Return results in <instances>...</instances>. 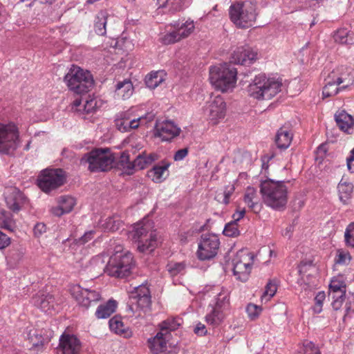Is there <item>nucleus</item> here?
I'll return each mask as SVG.
<instances>
[{
    "mask_svg": "<svg viewBox=\"0 0 354 354\" xmlns=\"http://www.w3.org/2000/svg\"><path fill=\"white\" fill-rule=\"evenodd\" d=\"M179 326L180 324L176 319L171 318L162 322L159 324V328L160 332L169 337L170 331L176 330Z\"/></svg>",
    "mask_w": 354,
    "mask_h": 354,
    "instance_id": "c03bdc74",
    "label": "nucleus"
},
{
    "mask_svg": "<svg viewBox=\"0 0 354 354\" xmlns=\"http://www.w3.org/2000/svg\"><path fill=\"white\" fill-rule=\"evenodd\" d=\"M333 301H332V306L334 310H339L343 303V301L344 300L345 295H340L339 297L337 296V295H329Z\"/></svg>",
    "mask_w": 354,
    "mask_h": 354,
    "instance_id": "e2e57ef3",
    "label": "nucleus"
},
{
    "mask_svg": "<svg viewBox=\"0 0 354 354\" xmlns=\"http://www.w3.org/2000/svg\"><path fill=\"white\" fill-rule=\"evenodd\" d=\"M106 17L104 14L101 13L97 17L95 23V31L99 35H104L106 34Z\"/></svg>",
    "mask_w": 354,
    "mask_h": 354,
    "instance_id": "8fccbe9b",
    "label": "nucleus"
},
{
    "mask_svg": "<svg viewBox=\"0 0 354 354\" xmlns=\"http://www.w3.org/2000/svg\"><path fill=\"white\" fill-rule=\"evenodd\" d=\"M19 145V132L17 125L12 122L0 123V153L10 154Z\"/></svg>",
    "mask_w": 354,
    "mask_h": 354,
    "instance_id": "1a4fd4ad",
    "label": "nucleus"
},
{
    "mask_svg": "<svg viewBox=\"0 0 354 354\" xmlns=\"http://www.w3.org/2000/svg\"><path fill=\"white\" fill-rule=\"evenodd\" d=\"M219 239L214 234H203L198 244L197 256L201 260L213 258L217 254L219 247Z\"/></svg>",
    "mask_w": 354,
    "mask_h": 354,
    "instance_id": "ddd939ff",
    "label": "nucleus"
},
{
    "mask_svg": "<svg viewBox=\"0 0 354 354\" xmlns=\"http://www.w3.org/2000/svg\"><path fill=\"white\" fill-rule=\"evenodd\" d=\"M94 231L91 230L84 233V234L81 236L79 239L76 240L77 243L80 245H84L88 241L91 240L93 238Z\"/></svg>",
    "mask_w": 354,
    "mask_h": 354,
    "instance_id": "69168bd1",
    "label": "nucleus"
},
{
    "mask_svg": "<svg viewBox=\"0 0 354 354\" xmlns=\"http://www.w3.org/2000/svg\"><path fill=\"white\" fill-rule=\"evenodd\" d=\"M326 299V294L324 291L319 292L315 297V305L313 308L314 313H320L322 311V306Z\"/></svg>",
    "mask_w": 354,
    "mask_h": 354,
    "instance_id": "6e6d98bb",
    "label": "nucleus"
},
{
    "mask_svg": "<svg viewBox=\"0 0 354 354\" xmlns=\"http://www.w3.org/2000/svg\"><path fill=\"white\" fill-rule=\"evenodd\" d=\"M226 111L227 106L224 99L217 95L207 102L205 114L212 124H217L225 117Z\"/></svg>",
    "mask_w": 354,
    "mask_h": 354,
    "instance_id": "f8f14e48",
    "label": "nucleus"
},
{
    "mask_svg": "<svg viewBox=\"0 0 354 354\" xmlns=\"http://www.w3.org/2000/svg\"><path fill=\"white\" fill-rule=\"evenodd\" d=\"M293 134L291 130L287 127L280 128L275 136V143L278 148L287 149L291 144Z\"/></svg>",
    "mask_w": 354,
    "mask_h": 354,
    "instance_id": "bb28decb",
    "label": "nucleus"
},
{
    "mask_svg": "<svg viewBox=\"0 0 354 354\" xmlns=\"http://www.w3.org/2000/svg\"><path fill=\"white\" fill-rule=\"evenodd\" d=\"M214 299L209 304L217 308L221 309L229 303V292L227 290L221 289L219 292H214Z\"/></svg>",
    "mask_w": 354,
    "mask_h": 354,
    "instance_id": "ea45409f",
    "label": "nucleus"
},
{
    "mask_svg": "<svg viewBox=\"0 0 354 354\" xmlns=\"http://www.w3.org/2000/svg\"><path fill=\"white\" fill-rule=\"evenodd\" d=\"M169 0H157V4L159 8H164L167 6ZM190 0H172V4L174 10H180L184 7L187 6Z\"/></svg>",
    "mask_w": 354,
    "mask_h": 354,
    "instance_id": "de8ad7c7",
    "label": "nucleus"
},
{
    "mask_svg": "<svg viewBox=\"0 0 354 354\" xmlns=\"http://www.w3.org/2000/svg\"><path fill=\"white\" fill-rule=\"evenodd\" d=\"M15 227V222L12 219L11 214L0 208V227L14 231Z\"/></svg>",
    "mask_w": 354,
    "mask_h": 354,
    "instance_id": "79ce46f5",
    "label": "nucleus"
},
{
    "mask_svg": "<svg viewBox=\"0 0 354 354\" xmlns=\"http://www.w3.org/2000/svg\"><path fill=\"white\" fill-rule=\"evenodd\" d=\"M167 336L159 331L155 337L148 339L149 347L153 354H159L166 348Z\"/></svg>",
    "mask_w": 354,
    "mask_h": 354,
    "instance_id": "b1692460",
    "label": "nucleus"
},
{
    "mask_svg": "<svg viewBox=\"0 0 354 354\" xmlns=\"http://www.w3.org/2000/svg\"><path fill=\"white\" fill-rule=\"evenodd\" d=\"M169 167V164L165 162H163L161 165H155L152 169L148 171V177L154 183H160L168 177Z\"/></svg>",
    "mask_w": 354,
    "mask_h": 354,
    "instance_id": "5701e85b",
    "label": "nucleus"
},
{
    "mask_svg": "<svg viewBox=\"0 0 354 354\" xmlns=\"http://www.w3.org/2000/svg\"><path fill=\"white\" fill-rule=\"evenodd\" d=\"M186 265L184 262L171 261L167 265V270L172 277L183 274Z\"/></svg>",
    "mask_w": 354,
    "mask_h": 354,
    "instance_id": "49530a36",
    "label": "nucleus"
},
{
    "mask_svg": "<svg viewBox=\"0 0 354 354\" xmlns=\"http://www.w3.org/2000/svg\"><path fill=\"white\" fill-rule=\"evenodd\" d=\"M229 16L231 21L238 28L252 26L257 16L256 2L245 0L232 3L229 8Z\"/></svg>",
    "mask_w": 354,
    "mask_h": 354,
    "instance_id": "20e7f679",
    "label": "nucleus"
},
{
    "mask_svg": "<svg viewBox=\"0 0 354 354\" xmlns=\"http://www.w3.org/2000/svg\"><path fill=\"white\" fill-rule=\"evenodd\" d=\"M160 40L162 44L169 45L178 42L182 39L174 25H172L171 29L161 37Z\"/></svg>",
    "mask_w": 354,
    "mask_h": 354,
    "instance_id": "37998d69",
    "label": "nucleus"
},
{
    "mask_svg": "<svg viewBox=\"0 0 354 354\" xmlns=\"http://www.w3.org/2000/svg\"><path fill=\"white\" fill-rule=\"evenodd\" d=\"M333 37L336 42L342 44H348L351 41L348 39V31L346 29L338 30Z\"/></svg>",
    "mask_w": 354,
    "mask_h": 354,
    "instance_id": "5fc2aeb1",
    "label": "nucleus"
},
{
    "mask_svg": "<svg viewBox=\"0 0 354 354\" xmlns=\"http://www.w3.org/2000/svg\"><path fill=\"white\" fill-rule=\"evenodd\" d=\"M180 129L171 121L158 122L155 127L154 136L162 141H169L178 136Z\"/></svg>",
    "mask_w": 354,
    "mask_h": 354,
    "instance_id": "2eb2a0df",
    "label": "nucleus"
},
{
    "mask_svg": "<svg viewBox=\"0 0 354 354\" xmlns=\"http://www.w3.org/2000/svg\"><path fill=\"white\" fill-rule=\"evenodd\" d=\"M131 300L129 310L136 317H143L149 311L151 308V297H142Z\"/></svg>",
    "mask_w": 354,
    "mask_h": 354,
    "instance_id": "aec40b11",
    "label": "nucleus"
},
{
    "mask_svg": "<svg viewBox=\"0 0 354 354\" xmlns=\"http://www.w3.org/2000/svg\"><path fill=\"white\" fill-rule=\"evenodd\" d=\"M28 341L31 344L30 349L39 351L42 349L45 342V338L36 330H31L28 333Z\"/></svg>",
    "mask_w": 354,
    "mask_h": 354,
    "instance_id": "a19ab883",
    "label": "nucleus"
},
{
    "mask_svg": "<svg viewBox=\"0 0 354 354\" xmlns=\"http://www.w3.org/2000/svg\"><path fill=\"white\" fill-rule=\"evenodd\" d=\"M158 156L156 153L142 152L134 160L135 171L138 169H145L158 160Z\"/></svg>",
    "mask_w": 354,
    "mask_h": 354,
    "instance_id": "c756f323",
    "label": "nucleus"
},
{
    "mask_svg": "<svg viewBox=\"0 0 354 354\" xmlns=\"http://www.w3.org/2000/svg\"><path fill=\"white\" fill-rule=\"evenodd\" d=\"M244 202L254 212L261 209V206L257 201V191L253 187H248L244 195Z\"/></svg>",
    "mask_w": 354,
    "mask_h": 354,
    "instance_id": "f704fd0d",
    "label": "nucleus"
},
{
    "mask_svg": "<svg viewBox=\"0 0 354 354\" xmlns=\"http://www.w3.org/2000/svg\"><path fill=\"white\" fill-rule=\"evenodd\" d=\"M209 307L211 308V310L205 316L206 322L212 326L219 325L224 319V315L221 309L212 306H209Z\"/></svg>",
    "mask_w": 354,
    "mask_h": 354,
    "instance_id": "58836bf2",
    "label": "nucleus"
},
{
    "mask_svg": "<svg viewBox=\"0 0 354 354\" xmlns=\"http://www.w3.org/2000/svg\"><path fill=\"white\" fill-rule=\"evenodd\" d=\"M344 240L347 246L354 248V222L347 226L344 232Z\"/></svg>",
    "mask_w": 354,
    "mask_h": 354,
    "instance_id": "603ef678",
    "label": "nucleus"
},
{
    "mask_svg": "<svg viewBox=\"0 0 354 354\" xmlns=\"http://www.w3.org/2000/svg\"><path fill=\"white\" fill-rule=\"evenodd\" d=\"M64 81L68 89L77 94L88 92L94 85L91 73L75 65L70 68L64 76Z\"/></svg>",
    "mask_w": 354,
    "mask_h": 354,
    "instance_id": "423d86ee",
    "label": "nucleus"
},
{
    "mask_svg": "<svg viewBox=\"0 0 354 354\" xmlns=\"http://www.w3.org/2000/svg\"><path fill=\"white\" fill-rule=\"evenodd\" d=\"M97 107V100L95 98H89L85 101L83 106L84 112L88 113L94 111Z\"/></svg>",
    "mask_w": 354,
    "mask_h": 354,
    "instance_id": "052dcab7",
    "label": "nucleus"
},
{
    "mask_svg": "<svg viewBox=\"0 0 354 354\" xmlns=\"http://www.w3.org/2000/svg\"><path fill=\"white\" fill-rule=\"evenodd\" d=\"M236 69L227 64H219L209 68L212 85L221 92L232 91L236 83Z\"/></svg>",
    "mask_w": 354,
    "mask_h": 354,
    "instance_id": "39448f33",
    "label": "nucleus"
},
{
    "mask_svg": "<svg viewBox=\"0 0 354 354\" xmlns=\"http://www.w3.org/2000/svg\"><path fill=\"white\" fill-rule=\"evenodd\" d=\"M142 297H151L149 288L145 285H140L135 288V292L132 293L131 299L140 298Z\"/></svg>",
    "mask_w": 354,
    "mask_h": 354,
    "instance_id": "13d9d810",
    "label": "nucleus"
},
{
    "mask_svg": "<svg viewBox=\"0 0 354 354\" xmlns=\"http://www.w3.org/2000/svg\"><path fill=\"white\" fill-rule=\"evenodd\" d=\"M262 311V308L257 305L249 304L246 307V312L251 319L257 318Z\"/></svg>",
    "mask_w": 354,
    "mask_h": 354,
    "instance_id": "bf43d9fd",
    "label": "nucleus"
},
{
    "mask_svg": "<svg viewBox=\"0 0 354 354\" xmlns=\"http://www.w3.org/2000/svg\"><path fill=\"white\" fill-rule=\"evenodd\" d=\"M71 293L78 304L88 308L98 301L101 297L99 292L82 288L79 285H74L71 288Z\"/></svg>",
    "mask_w": 354,
    "mask_h": 354,
    "instance_id": "4468645a",
    "label": "nucleus"
},
{
    "mask_svg": "<svg viewBox=\"0 0 354 354\" xmlns=\"http://www.w3.org/2000/svg\"><path fill=\"white\" fill-rule=\"evenodd\" d=\"M131 234L140 252H151L160 242V237L154 229L153 222L149 219L134 225Z\"/></svg>",
    "mask_w": 354,
    "mask_h": 354,
    "instance_id": "f03ea898",
    "label": "nucleus"
},
{
    "mask_svg": "<svg viewBox=\"0 0 354 354\" xmlns=\"http://www.w3.org/2000/svg\"><path fill=\"white\" fill-rule=\"evenodd\" d=\"M115 95L123 100L129 99L133 93V87L131 82L129 80H124L119 82L116 84Z\"/></svg>",
    "mask_w": 354,
    "mask_h": 354,
    "instance_id": "2f4dec72",
    "label": "nucleus"
},
{
    "mask_svg": "<svg viewBox=\"0 0 354 354\" xmlns=\"http://www.w3.org/2000/svg\"><path fill=\"white\" fill-rule=\"evenodd\" d=\"M329 295H345L346 292V286L345 277L343 275L334 277L329 285Z\"/></svg>",
    "mask_w": 354,
    "mask_h": 354,
    "instance_id": "c85d7f7f",
    "label": "nucleus"
},
{
    "mask_svg": "<svg viewBox=\"0 0 354 354\" xmlns=\"http://www.w3.org/2000/svg\"><path fill=\"white\" fill-rule=\"evenodd\" d=\"M337 189L339 200L343 204H348L352 196L353 185L342 178L338 184Z\"/></svg>",
    "mask_w": 354,
    "mask_h": 354,
    "instance_id": "cd10ccee",
    "label": "nucleus"
},
{
    "mask_svg": "<svg viewBox=\"0 0 354 354\" xmlns=\"http://www.w3.org/2000/svg\"><path fill=\"white\" fill-rule=\"evenodd\" d=\"M182 39L188 37L194 30L195 25L192 20L188 19L183 23L173 24Z\"/></svg>",
    "mask_w": 354,
    "mask_h": 354,
    "instance_id": "e433bc0d",
    "label": "nucleus"
},
{
    "mask_svg": "<svg viewBox=\"0 0 354 354\" xmlns=\"http://www.w3.org/2000/svg\"><path fill=\"white\" fill-rule=\"evenodd\" d=\"M109 327L111 330L118 334H122L124 332L123 322L118 317H113L109 320Z\"/></svg>",
    "mask_w": 354,
    "mask_h": 354,
    "instance_id": "864d4df0",
    "label": "nucleus"
},
{
    "mask_svg": "<svg viewBox=\"0 0 354 354\" xmlns=\"http://www.w3.org/2000/svg\"><path fill=\"white\" fill-rule=\"evenodd\" d=\"M113 156L108 148L97 149L85 154L81 164H88L91 171H104L112 167Z\"/></svg>",
    "mask_w": 354,
    "mask_h": 354,
    "instance_id": "6e6552de",
    "label": "nucleus"
},
{
    "mask_svg": "<svg viewBox=\"0 0 354 354\" xmlns=\"http://www.w3.org/2000/svg\"><path fill=\"white\" fill-rule=\"evenodd\" d=\"M32 304L46 313H51L55 307V299L50 294L39 292L32 299Z\"/></svg>",
    "mask_w": 354,
    "mask_h": 354,
    "instance_id": "4be33fe9",
    "label": "nucleus"
},
{
    "mask_svg": "<svg viewBox=\"0 0 354 354\" xmlns=\"http://www.w3.org/2000/svg\"><path fill=\"white\" fill-rule=\"evenodd\" d=\"M304 354H320L318 347L311 342L304 343Z\"/></svg>",
    "mask_w": 354,
    "mask_h": 354,
    "instance_id": "680f3d73",
    "label": "nucleus"
},
{
    "mask_svg": "<svg viewBox=\"0 0 354 354\" xmlns=\"http://www.w3.org/2000/svg\"><path fill=\"white\" fill-rule=\"evenodd\" d=\"M234 191L235 183L234 182L225 185L223 189L217 191L215 195V199L220 203L227 205Z\"/></svg>",
    "mask_w": 354,
    "mask_h": 354,
    "instance_id": "72a5a7b5",
    "label": "nucleus"
},
{
    "mask_svg": "<svg viewBox=\"0 0 354 354\" xmlns=\"http://www.w3.org/2000/svg\"><path fill=\"white\" fill-rule=\"evenodd\" d=\"M351 257L350 253L343 249L337 250L335 262L337 264L347 265L351 261Z\"/></svg>",
    "mask_w": 354,
    "mask_h": 354,
    "instance_id": "3c124183",
    "label": "nucleus"
},
{
    "mask_svg": "<svg viewBox=\"0 0 354 354\" xmlns=\"http://www.w3.org/2000/svg\"><path fill=\"white\" fill-rule=\"evenodd\" d=\"M223 234L227 236H237L239 234L237 223L232 221L225 225Z\"/></svg>",
    "mask_w": 354,
    "mask_h": 354,
    "instance_id": "4d7b16f0",
    "label": "nucleus"
},
{
    "mask_svg": "<svg viewBox=\"0 0 354 354\" xmlns=\"http://www.w3.org/2000/svg\"><path fill=\"white\" fill-rule=\"evenodd\" d=\"M118 166L126 174L131 175L135 172L134 160L133 162L130 161L129 155L126 151L122 153L118 162Z\"/></svg>",
    "mask_w": 354,
    "mask_h": 354,
    "instance_id": "4c0bfd02",
    "label": "nucleus"
},
{
    "mask_svg": "<svg viewBox=\"0 0 354 354\" xmlns=\"http://www.w3.org/2000/svg\"><path fill=\"white\" fill-rule=\"evenodd\" d=\"M153 120V115H144L136 119L130 120L127 118H122L116 120V127L122 132H128L136 129L140 126L145 125Z\"/></svg>",
    "mask_w": 354,
    "mask_h": 354,
    "instance_id": "f3484780",
    "label": "nucleus"
},
{
    "mask_svg": "<svg viewBox=\"0 0 354 354\" xmlns=\"http://www.w3.org/2000/svg\"><path fill=\"white\" fill-rule=\"evenodd\" d=\"M345 316L354 313V297L348 299L345 304Z\"/></svg>",
    "mask_w": 354,
    "mask_h": 354,
    "instance_id": "774afa93",
    "label": "nucleus"
},
{
    "mask_svg": "<svg viewBox=\"0 0 354 354\" xmlns=\"http://www.w3.org/2000/svg\"><path fill=\"white\" fill-rule=\"evenodd\" d=\"M260 192L265 204L273 209L284 207L287 203L288 188L283 181L263 180L260 185Z\"/></svg>",
    "mask_w": 354,
    "mask_h": 354,
    "instance_id": "7ed1b4c3",
    "label": "nucleus"
},
{
    "mask_svg": "<svg viewBox=\"0 0 354 354\" xmlns=\"http://www.w3.org/2000/svg\"><path fill=\"white\" fill-rule=\"evenodd\" d=\"M122 225L121 221L116 216L106 218L102 224V227L107 232L118 230Z\"/></svg>",
    "mask_w": 354,
    "mask_h": 354,
    "instance_id": "a18cd8bd",
    "label": "nucleus"
},
{
    "mask_svg": "<svg viewBox=\"0 0 354 354\" xmlns=\"http://www.w3.org/2000/svg\"><path fill=\"white\" fill-rule=\"evenodd\" d=\"M76 204L75 199L70 196H60L57 200V205L53 207L51 213L56 216H61L71 212Z\"/></svg>",
    "mask_w": 354,
    "mask_h": 354,
    "instance_id": "412c9836",
    "label": "nucleus"
},
{
    "mask_svg": "<svg viewBox=\"0 0 354 354\" xmlns=\"http://www.w3.org/2000/svg\"><path fill=\"white\" fill-rule=\"evenodd\" d=\"M8 207L13 211H19L23 203L24 198L19 189L15 187H8L3 192Z\"/></svg>",
    "mask_w": 354,
    "mask_h": 354,
    "instance_id": "a211bd4d",
    "label": "nucleus"
},
{
    "mask_svg": "<svg viewBox=\"0 0 354 354\" xmlns=\"http://www.w3.org/2000/svg\"><path fill=\"white\" fill-rule=\"evenodd\" d=\"M117 308V302L110 299L104 304L98 306L95 312V316L98 319H106L113 314Z\"/></svg>",
    "mask_w": 354,
    "mask_h": 354,
    "instance_id": "473e14b6",
    "label": "nucleus"
},
{
    "mask_svg": "<svg viewBox=\"0 0 354 354\" xmlns=\"http://www.w3.org/2000/svg\"><path fill=\"white\" fill-rule=\"evenodd\" d=\"M335 119L339 128L347 133L353 129L354 120L353 117L344 111H339L335 115Z\"/></svg>",
    "mask_w": 354,
    "mask_h": 354,
    "instance_id": "393cba45",
    "label": "nucleus"
},
{
    "mask_svg": "<svg viewBox=\"0 0 354 354\" xmlns=\"http://www.w3.org/2000/svg\"><path fill=\"white\" fill-rule=\"evenodd\" d=\"M257 59V52L248 46L236 48L232 53L231 57L232 62L242 65L251 64Z\"/></svg>",
    "mask_w": 354,
    "mask_h": 354,
    "instance_id": "dca6fc26",
    "label": "nucleus"
},
{
    "mask_svg": "<svg viewBox=\"0 0 354 354\" xmlns=\"http://www.w3.org/2000/svg\"><path fill=\"white\" fill-rule=\"evenodd\" d=\"M166 77L164 71H153L149 73L145 77V84L151 89H154L161 84Z\"/></svg>",
    "mask_w": 354,
    "mask_h": 354,
    "instance_id": "7c9ffc66",
    "label": "nucleus"
},
{
    "mask_svg": "<svg viewBox=\"0 0 354 354\" xmlns=\"http://www.w3.org/2000/svg\"><path fill=\"white\" fill-rule=\"evenodd\" d=\"M188 154V149L187 148L181 149L176 152L174 156L175 161H180L183 160Z\"/></svg>",
    "mask_w": 354,
    "mask_h": 354,
    "instance_id": "338daca9",
    "label": "nucleus"
},
{
    "mask_svg": "<svg viewBox=\"0 0 354 354\" xmlns=\"http://www.w3.org/2000/svg\"><path fill=\"white\" fill-rule=\"evenodd\" d=\"M335 73V80L340 85L343 84L341 88H346L354 82V71L351 68L342 67Z\"/></svg>",
    "mask_w": 354,
    "mask_h": 354,
    "instance_id": "a878e982",
    "label": "nucleus"
},
{
    "mask_svg": "<svg viewBox=\"0 0 354 354\" xmlns=\"http://www.w3.org/2000/svg\"><path fill=\"white\" fill-rule=\"evenodd\" d=\"M339 84L335 80V73L332 74L326 80V83L323 88L322 95L324 97H328L336 95L342 88L338 87Z\"/></svg>",
    "mask_w": 354,
    "mask_h": 354,
    "instance_id": "c9c22d12",
    "label": "nucleus"
},
{
    "mask_svg": "<svg viewBox=\"0 0 354 354\" xmlns=\"http://www.w3.org/2000/svg\"><path fill=\"white\" fill-rule=\"evenodd\" d=\"M282 80L265 74L256 75L248 86V95L257 100H269L281 91Z\"/></svg>",
    "mask_w": 354,
    "mask_h": 354,
    "instance_id": "f257e3e1",
    "label": "nucleus"
},
{
    "mask_svg": "<svg viewBox=\"0 0 354 354\" xmlns=\"http://www.w3.org/2000/svg\"><path fill=\"white\" fill-rule=\"evenodd\" d=\"M277 290V285L273 281H269L265 288V290L261 297V301H268L276 293Z\"/></svg>",
    "mask_w": 354,
    "mask_h": 354,
    "instance_id": "09e8293b",
    "label": "nucleus"
},
{
    "mask_svg": "<svg viewBox=\"0 0 354 354\" xmlns=\"http://www.w3.org/2000/svg\"><path fill=\"white\" fill-rule=\"evenodd\" d=\"M64 172L60 169H44L38 177V186L44 192H50L64 183Z\"/></svg>",
    "mask_w": 354,
    "mask_h": 354,
    "instance_id": "9b49d317",
    "label": "nucleus"
},
{
    "mask_svg": "<svg viewBox=\"0 0 354 354\" xmlns=\"http://www.w3.org/2000/svg\"><path fill=\"white\" fill-rule=\"evenodd\" d=\"M11 243V239L6 234L0 231V250L8 247Z\"/></svg>",
    "mask_w": 354,
    "mask_h": 354,
    "instance_id": "0e129e2a",
    "label": "nucleus"
},
{
    "mask_svg": "<svg viewBox=\"0 0 354 354\" xmlns=\"http://www.w3.org/2000/svg\"><path fill=\"white\" fill-rule=\"evenodd\" d=\"M254 256L248 250H241L232 260L234 275L238 280L246 281L251 272Z\"/></svg>",
    "mask_w": 354,
    "mask_h": 354,
    "instance_id": "9d476101",
    "label": "nucleus"
},
{
    "mask_svg": "<svg viewBox=\"0 0 354 354\" xmlns=\"http://www.w3.org/2000/svg\"><path fill=\"white\" fill-rule=\"evenodd\" d=\"M59 346L62 354H80V342L73 335H62L59 339Z\"/></svg>",
    "mask_w": 354,
    "mask_h": 354,
    "instance_id": "6ab92c4d",
    "label": "nucleus"
},
{
    "mask_svg": "<svg viewBox=\"0 0 354 354\" xmlns=\"http://www.w3.org/2000/svg\"><path fill=\"white\" fill-rule=\"evenodd\" d=\"M133 266V255L128 251H123L119 246L117 251L111 257L105 272L110 276L124 278L129 276Z\"/></svg>",
    "mask_w": 354,
    "mask_h": 354,
    "instance_id": "0eeeda50",
    "label": "nucleus"
}]
</instances>
